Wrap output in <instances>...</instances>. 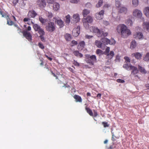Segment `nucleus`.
Listing matches in <instances>:
<instances>
[{
  "label": "nucleus",
  "mask_w": 149,
  "mask_h": 149,
  "mask_svg": "<svg viewBox=\"0 0 149 149\" xmlns=\"http://www.w3.org/2000/svg\"><path fill=\"white\" fill-rule=\"evenodd\" d=\"M124 59H125V62L127 63H130V59L128 57L125 56L124 57Z\"/></svg>",
  "instance_id": "48"
},
{
  "label": "nucleus",
  "mask_w": 149,
  "mask_h": 149,
  "mask_svg": "<svg viewBox=\"0 0 149 149\" xmlns=\"http://www.w3.org/2000/svg\"><path fill=\"white\" fill-rule=\"evenodd\" d=\"M47 2L49 4H53L54 2V0H46Z\"/></svg>",
  "instance_id": "58"
},
{
  "label": "nucleus",
  "mask_w": 149,
  "mask_h": 149,
  "mask_svg": "<svg viewBox=\"0 0 149 149\" xmlns=\"http://www.w3.org/2000/svg\"><path fill=\"white\" fill-rule=\"evenodd\" d=\"M30 19L29 18H25L24 19L23 21L24 22H26L28 21L29 20H30Z\"/></svg>",
  "instance_id": "62"
},
{
  "label": "nucleus",
  "mask_w": 149,
  "mask_h": 149,
  "mask_svg": "<svg viewBox=\"0 0 149 149\" xmlns=\"http://www.w3.org/2000/svg\"><path fill=\"white\" fill-rule=\"evenodd\" d=\"M85 110L91 116H93V113L91 110L89 108L86 106L85 107Z\"/></svg>",
  "instance_id": "28"
},
{
  "label": "nucleus",
  "mask_w": 149,
  "mask_h": 149,
  "mask_svg": "<svg viewBox=\"0 0 149 149\" xmlns=\"http://www.w3.org/2000/svg\"><path fill=\"white\" fill-rule=\"evenodd\" d=\"M127 12V8L124 7H122L120 8L119 12L121 13H126Z\"/></svg>",
  "instance_id": "29"
},
{
  "label": "nucleus",
  "mask_w": 149,
  "mask_h": 149,
  "mask_svg": "<svg viewBox=\"0 0 149 149\" xmlns=\"http://www.w3.org/2000/svg\"><path fill=\"white\" fill-rule=\"evenodd\" d=\"M93 112L94 113V116L95 117H96L98 115V113H97V112L95 110H93Z\"/></svg>",
  "instance_id": "63"
},
{
  "label": "nucleus",
  "mask_w": 149,
  "mask_h": 149,
  "mask_svg": "<svg viewBox=\"0 0 149 149\" xmlns=\"http://www.w3.org/2000/svg\"><path fill=\"white\" fill-rule=\"evenodd\" d=\"M80 27L79 26H77V28H74L72 31V34L75 37L78 36L80 32Z\"/></svg>",
  "instance_id": "12"
},
{
  "label": "nucleus",
  "mask_w": 149,
  "mask_h": 149,
  "mask_svg": "<svg viewBox=\"0 0 149 149\" xmlns=\"http://www.w3.org/2000/svg\"><path fill=\"white\" fill-rule=\"evenodd\" d=\"M31 22L32 24L33 25V27L35 31H38L39 34H43L45 33L43 29L41 28L39 25L36 24H34V22L32 21Z\"/></svg>",
  "instance_id": "5"
},
{
  "label": "nucleus",
  "mask_w": 149,
  "mask_h": 149,
  "mask_svg": "<svg viewBox=\"0 0 149 149\" xmlns=\"http://www.w3.org/2000/svg\"><path fill=\"white\" fill-rule=\"evenodd\" d=\"M102 42L103 43V44L107 45L109 44V40L107 38H102L101 40Z\"/></svg>",
  "instance_id": "23"
},
{
  "label": "nucleus",
  "mask_w": 149,
  "mask_h": 149,
  "mask_svg": "<svg viewBox=\"0 0 149 149\" xmlns=\"http://www.w3.org/2000/svg\"><path fill=\"white\" fill-rule=\"evenodd\" d=\"M144 14L148 17H149V7H147L145 8L144 11Z\"/></svg>",
  "instance_id": "31"
},
{
  "label": "nucleus",
  "mask_w": 149,
  "mask_h": 149,
  "mask_svg": "<svg viewBox=\"0 0 149 149\" xmlns=\"http://www.w3.org/2000/svg\"><path fill=\"white\" fill-rule=\"evenodd\" d=\"M117 32L120 34L121 37L126 38L131 34V33L127 26L124 24H120L117 26Z\"/></svg>",
  "instance_id": "1"
},
{
  "label": "nucleus",
  "mask_w": 149,
  "mask_h": 149,
  "mask_svg": "<svg viewBox=\"0 0 149 149\" xmlns=\"http://www.w3.org/2000/svg\"><path fill=\"white\" fill-rule=\"evenodd\" d=\"M60 8V5L57 3H54L53 5V10L55 11H58Z\"/></svg>",
  "instance_id": "21"
},
{
  "label": "nucleus",
  "mask_w": 149,
  "mask_h": 149,
  "mask_svg": "<svg viewBox=\"0 0 149 149\" xmlns=\"http://www.w3.org/2000/svg\"><path fill=\"white\" fill-rule=\"evenodd\" d=\"M138 68L139 71L142 73L145 74L147 73V71L145 70V69L143 68L140 66V65H138Z\"/></svg>",
  "instance_id": "26"
},
{
  "label": "nucleus",
  "mask_w": 149,
  "mask_h": 149,
  "mask_svg": "<svg viewBox=\"0 0 149 149\" xmlns=\"http://www.w3.org/2000/svg\"><path fill=\"white\" fill-rule=\"evenodd\" d=\"M110 52V48L109 47H107L106 48L105 51L104 52V54L105 55L109 53Z\"/></svg>",
  "instance_id": "44"
},
{
  "label": "nucleus",
  "mask_w": 149,
  "mask_h": 149,
  "mask_svg": "<svg viewBox=\"0 0 149 149\" xmlns=\"http://www.w3.org/2000/svg\"><path fill=\"white\" fill-rule=\"evenodd\" d=\"M47 15V17L49 19L53 17V14L51 12H48Z\"/></svg>",
  "instance_id": "47"
},
{
  "label": "nucleus",
  "mask_w": 149,
  "mask_h": 149,
  "mask_svg": "<svg viewBox=\"0 0 149 149\" xmlns=\"http://www.w3.org/2000/svg\"><path fill=\"white\" fill-rule=\"evenodd\" d=\"M37 5L40 8H43L46 5L45 0H38L36 1Z\"/></svg>",
  "instance_id": "9"
},
{
  "label": "nucleus",
  "mask_w": 149,
  "mask_h": 149,
  "mask_svg": "<svg viewBox=\"0 0 149 149\" xmlns=\"http://www.w3.org/2000/svg\"><path fill=\"white\" fill-rule=\"evenodd\" d=\"M45 56L49 61H51L52 60V58L51 57H49L47 55H46Z\"/></svg>",
  "instance_id": "64"
},
{
  "label": "nucleus",
  "mask_w": 149,
  "mask_h": 149,
  "mask_svg": "<svg viewBox=\"0 0 149 149\" xmlns=\"http://www.w3.org/2000/svg\"><path fill=\"white\" fill-rule=\"evenodd\" d=\"M102 124L104 127H109V125L108 124V123L107 122H103L102 123Z\"/></svg>",
  "instance_id": "49"
},
{
  "label": "nucleus",
  "mask_w": 149,
  "mask_h": 149,
  "mask_svg": "<svg viewBox=\"0 0 149 149\" xmlns=\"http://www.w3.org/2000/svg\"><path fill=\"white\" fill-rule=\"evenodd\" d=\"M55 22H56L57 24L59 26L60 28L62 27L64 25V22L61 19L57 20L56 21H55Z\"/></svg>",
  "instance_id": "25"
},
{
  "label": "nucleus",
  "mask_w": 149,
  "mask_h": 149,
  "mask_svg": "<svg viewBox=\"0 0 149 149\" xmlns=\"http://www.w3.org/2000/svg\"><path fill=\"white\" fill-rule=\"evenodd\" d=\"M95 45L99 48H101L102 46L103 43L101 41L96 40L95 41Z\"/></svg>",
  "instance_id": "20"
},
{
  "label": "nucleus",
  "mask_w": 149,
  "mask_h": 149,
  "mask_svg": "<svg viewBox=\"0 0 149 149\" xmlns=\"http://www.w3.org/2000/svg\"><path fill=\"white\" fill-rule=\"evenodd\" d=\"M45 28L47 31L52 32L55 30V25L53 22H49L46 24Z\"/></svg>",
  "instance_id": "3"
},
{
  "label": "nucleus",
  "mask_w": 149,
  "mask_h": 149,
  "mask_svg": "<svg viewBox=\"0 0 149 149\" xmlns=\"http://www.w3.org/2000/svg\"><path fill=\"white\" fill-rule=\"evenodd\" d=\"M144 60L146 61L149 60V52L147 53L144 58Z\"/></svg>",
  "instance_id": "42"
},
{
  "label": "nucleus",
  "mask_w": 149,
  "mask_h": 149,
  "mask_svg": "<svg viewBox=\"0 0 149 149\" xmlns=\"http://www.w3.org/2000/svg\"><path fill=\"white\" fill-rule=\"evenodd\" d=\"M143 27L146 28V30L149 32V22H143Z\"/></svg>",
  "instance_id": "32"
},
{
  "label": "nucleus",
  "mask_w": 149,
  "mask_h": 149,
  "mask_svg": "<svg viewBox=\"0 0 149 149\" xmlns=\"http://www.w3.org/2000/svg\"><path fill=\"white\" fill-rule=\"evenodd\" d=\"M133 15L136 17L141 18L142 15V13L140 10L136 9L134 10Z\"/></svg>",
  "instance_id": "11"
},
{
  "label": "nucleus",
  "mask_w": 149,
  "mask_h": 149,
  "mask_svg": "<svg viewBox=\"0 0 149 149\" xmlns=\"http://www.w3.org/2000/svg\"><path fill=\"white\" fill-rule=\"evenodd\" d=\"M86 58V61L87 63L93 65L94 63L97 61L96 57L95 55H91L90 54L85 55Z\"/></svg>",
  "instance_id": "2"
},
{
  "label": "nucleus",
  "mask_w": 149,
  "mask_h": 149,
  "mask_svg": "<svg viewBox=\"0 0 149 149\" xmlns=\"http://www.w3.org/2000/svg\"><path fill=\"white\" fill-rule=\"evenodd\" d=\"M134 37L136 39H140L143 38V35L141 32H136L134 34Z\"/></svg>",
  "instance_id": "14"
},
{
  "label": "nucleus",
  "mask_w": 149,
  "mask_h": 149,
  "mask_svg": "<svg viewBox=\"0 0 149 149\" xmlns=\"http://www.w3.org/2000/svg\"><path fill=\"white\" fill-rule=\"evenodd\" d=\"M73 53L74 55L76 57H79L81 58L83 57V54L79 52L78 50L74 51L73 52Z\"/></svg>",
  "instance_id": "24"
},
{
  "label": "nucleus",
  "mask_w": 149,
  "mask_h": 149,
  "mask_svg": "<svg viewBox=\"0 0 149 149\" xmlns=\"http://www.w3.org/2000/svg\"><path fill=\"white\" fill-rule=\"evenodd\" d=\"M73 64H74L75 66H79L80 64L77 61H76L74 60H73Z\"/></svg>",
  "instance_id": "46"
},
{
  "label": "nucleus",
  "mask_w": 149,
  "mask_h": 149,
  "mask_svg": "<svg viewBox=\"0 0 149 149\" xmlns=\"http://www.w3.org/2000/svg\"><path fill=\"white\" fill-rule=\"evenodd\" d=\"M16 29L18 33H22L23 31H22V30L20 28H19V26L18 27H17V28H16Z\"/></svg>",
  "instance_id": "57"
},
{
  "label": "nucleus",
  "mask_w": 149,
  "mask_h": 149,
  "mask_svg": "<svg viewBox=\"0 0 149 149\" xmlns=\"http://www.w3.org/2000/svg\"><path fill=\"white\" fill-rule=\"evenodd\" d=\"M0 15H2V17H6L7 20V24L9 25H12L14 24V22L11 21L9 17V16L6 13H3L1 9H0Z\"/></svg>",
  "instance_id": "6"
},
{
  "label": "nucleus",
  "mask_w": 149,
  "mask_h": 149,
  "mask_svg": "<svg viewBox=\"0 0 149 149\" xmlns=\"http://www.w3.org/2000/svg\"><path fill=\"white\" fill-rule=\"evenodd\" d=\"M109 44L111 45H114L116 43V41L113 39H111L110 40H109Z\"/></svg>",
  "instance_id": "45"
},
{
  "label": "nucleus",
  "mask_w": 149,
  "mask_h": 149,
  "mask_svg": "<svg viewBox=\"0 0 149 149\" xmlns=\"http://www.w3.org/2000/svg\"><path fill=\"white\" fill-rule=\"evenodd\" d=\"M103 52L101 50L99 49H97L96 50V54H97L100 55L103 54Z\"/></svg>",
  "instance_id": "43"
},
{
  "label": "nucleus",
  "mask_w": 149,
  "mask_h": 149,
  "mask_svg": "<svg viewBox=\"0 0 149 149\" xmlns=\"http://www.w3.org/2000/svg\"><path fill=\"white\" fill-rule=\"evenodd\" d=\"M126 24L129 26H131L132 25V21L130 19H128L125 22Z\"/></svg>",
  "instance_id": "38"
},
{
  "label": "nucleus",
  "mask_w": 149,
  "mask_h": 149,
  "mask_svg": "<svg viewBox=\"0 0 149 149\" xmlns=\"http://www.w3.org/2000/svg\"><path fill=\"white\" fill-rule=\"evenodd\" d=\"M90 13L89 10L87 9H84L83 11V15L84 17H85L86 16Z\"/></svg>",
  "instance_id": "35"
},
{
  "label": "nucleus",
  "mask_w": 149,
  "mask_h": 149,
  "mask_svg": "<svg viewBox=\"0 0 149 149\" xmlns=\"http://www.w3.org/2000/svg\"><path fill=\"white\" fill-rule=\"evenodd\" d=\"M73 19L74 23H76L79 22L80 20L79 15L78 14H74L73 15Z\"/></svg>",
  "instance_id": "18"
},
{
  "label": "nucleus",
  "mask_w": 149,
  "mask_h": 149,
  "mask_svg": "<svg viewBox=\"0 0 149 149\" xmlns=\"http://www.w3.org/2000/svg\"><path fill=\"white\" fill-rule=\"evenodd\" d=\"M39 20L41 22V23L42 24L45 23L47 21V19L43 18L41 16L39 17Z\"/></svg>",
  "instance_id": "39"
},
{
  "label": "nucleus",
  "mask_w": 149,
  "mask_h": 149,
  "mask_svg": "<svg viewBox=\"0 0 149 149\" xmlns=\"http://www.w3.org/2000/svg\"><path fill=\"white\" fill-rule=\"evenodd\" d=\"M110 6V5H109V4H105L103 6V8L104 9L108 8Z\"/></svg>",
  "instance_id": "55"
},
{
  "label": "nucleus",
  "mask_w": 149,
  "mask_h": 149,
  "mask_svg": "<svg viewBox=\"0 0 149 149\" xmlns=\"http://www.w3.org/2000/svg\"><path fill=\"white\" fill-rule=\"evenodd\" d=\"M73 97L75 100L76 102H81L82 101V99L79 95H75L73 96Z\"/></svg>",
  "instance_id": "22"
},
{
  "label": "nucleus",
  "mask_w": 149,
  "mask_h": 149,
  "mask_svg": "<svg viewBox=\"0 0 149 149\" xmlns=\"http://www.w3.org/2000/svg\"><path fill=\"white\" fill-rule=\"evenodd\" d=\"M142 54L139 52H136L132 54V57H134L136 59H140L142 57Z\"/></svg>",
  "instance_id": "16"
},
{
  "label": "nucleus",
  "mask_w": 149,
  "mask_h": 149,
  "mask_svg": "<svg viewBox=\"0 0 149 149\" xmlns=\"http://www.w3.org/2000/svg\"><path fill=\"white\" fill-rule=\"evenodd\" d=\"M38 46L41 49H43L45 48V47L41 43H39L38 44Z\"/></svg>",
  "instance_id": "52"
},
{
  "label": "nucleus",
  "mask_w": 149,
  "mask_h": 149,
  "mask_svg": "<svg viewBox=\"0 0 149 149\" xmlns=\"http://www.w3.org/2000/svg\"><path fill=\"white\" fill-rule=\"evenodd\" d=\"M72 46L77 45L78 44L77 41L74 40H72Z\"/></svg>",
  "instance_id": "56"
},
{
  "label": "nucleus",
  "mask_w": 149,
  "mask_h": 149,
  "mask_svg": "<svg viewBox=\"0 0 149 149\" xmlns=\"http://www.w3.org/2000/svg\"><path fill=\"white\" fill-rule=\"evenodd\" d=\"M64 37L65 39L67 41H69L72 39V37L71 35L69 33H66Z\"/></svg>",
  "instance_id": "27"
},
{
  "label": "nucleus",
  "mask_w": 149,
  "mask_h": 149,
  "mask_svg": "<svg viewBox=\"0 0 149 149\" xmlns=\"http://www.w3.org/2000/svg\"><path fill=\"white\" fill-rule=\"evenodd\" d=\"M101 31L102 32V34H101L102 36H103L104 37H106L108 35V33L107 32L104 33L102 29H101Z\"/></svg>",
  "instance_id": "51"
},
{
  "label": "nucleus",
  "mask_w": 149,
  "mask_h": 149,
  "mask_svg": "<svg viewBox=\"0 0 149 149\" xmlns=\"http://www.w3.org/2000/svg\"><path fill=\"white\" fill-rule=\"evenodd\" d=\"M22 33L24 36L29 41L31 42L32 40V36L31 33L26 30H24L22 31Z\"/></svg>",
  "instance_id": "8"
},
{
  "label": "nucleus",
  "mask_w": 149,
  "mask_h": 149,
  "mask_svg": "<svg viewBox=\"0 0 149 149\" xmlns=\"http://www.w3.org/2000/svg\"><path fill=\"white\" fill-rule=\"evenodd\" d=\"M40 34V36L39 37L40 39L42 41H43L45 40V38L43 36L44 35L45 33H44L43 34Z\"/></svg>",
  "instance_id": "50"
},
{
  "label": "nucleus",
  "mask_w": 149,
  "mask_h": 149,
  "mask_svg": "<svg viewBox=\"0 0 149 149\" xmlns=\"http://www.w3.org/2000/svg\"><path fill=\"white\" fill-rule=\"evenodd\" d=\"M132 3L133 5L136 7L138 6L139 4L138 0H132Z\"/></svg>",
  "instance_id": "37"
},
{
  "label": "nucleus",
  "mask_w": 149,
  "mask_h": 149,
  "mask_svg": "<svg viewBox=\"0 0 149 149\" xmlns=\"http://www.w3.org/2000/svg\"><path fill=\"white\" fill-rule=\"evenodd\" d=\"M104 11L102 10L96 13L95 14V17L97 20H100L103 18Z\"/></svg>",
  "instance_id": "10"
},
{
  "label": "nucleus",
  "mask_w": 149,
  "mask_h": 149,
  "mask_svg": "<svg viewBox=\"0 0 149 149\" xmlns=\"http://www.w3.org/2000/svg\"><path fill=\"white\" fill-rule=\"evenodd\" d=\"M79 1V0H70V2L73 3H77Z\"/></svg>",
  "instance_id": "60"
},
{
  "label": "nucleus",
  "mask_w": 149,
  "mask_h": 149,
  "mask_svg": "<svg viewBox=\"0 0 149 149\" xmlns=\"http://www.w3.org/2000/svg\"><path fill=\"white\" fill-rule=\"evenodd\" d=\"M19 0H13V3L14 6L18 2Z\"/></svg>",
  "instance_id": "61"
},
{
  "label": "nucleus",
  "mask_w": 149,
  "mask_h": 149,
  "mask_svg": "<svg viewBox=\"0 0 149 149\" xmlns=\"http://www.w3.org/2000/svg\"><path fill=\"white\" fill-rule=\"evenodd\" d=\"M86 19H82V21L83 23V24L84 27H85L86 29H88V28L89 25V23L88 22H86Z\"/></svg>",
  "instance_id": "33"
},
{
  "label": "nucleus",
  "mask_w": 149,
  "mask_h": 149,
  "mask_svg": "<svg viewBox=\"0 0 149 149\" xmlns=\"http://www.w3.org/2000/svg\"><path fill=\"white\" fill-rule=\"evenodd\" d=\"M136 46V42L134 41L133 40L132 41L130 46V48L131 49H133Z\"/></svg>",
  "instance_id": "34"
},
{
  "label": "nucleus",
  "mask_w": 149,
  "mask_h": 149,
  "mask_svg": "<svg viewBox=\"0 0 149 149\" xmlns=\"http://www.w3.org/2000/svg\"><path fill=\"white\" fill-rule=\"evenodd\" d=\"M133 66L130 64L126 63L123 65V67L127 70H130Z\"/></svg>",
  "instance_id": "19"
},
{
  "label": "nucleus",
  "mask_w": 149,
  "mask_h": 149,
  "mask_svg": "<svg viewBox=\"0 0 149 149\" xmlns=\"http://www.w3.org/2000/svg\"><path fill=\"white\" fill-rule=\"evenodd\" d=\"M83 19H86V21L89 23H91L93 21V19L92 17L90 16H88L86 18H84Z\"/></svg>",
  "instance_id": "30"
},
{
  "label": "nucleus",
  "mask_w": 149,
  "mask_h": 149,
  "mask_svg": "<svg viewBox=\"0 0 149 149\" xmlns=\"http://www.w3.org/2000/svg\"><path fill=\"white\" fill-rule=\"evenodd\" d=\"M37 15V13L34 10L29 11L28 14V16L29 18H34Z\"/></svg>",
  "instance_id": "13"
},
{
  "label": "nucleus",
  "mask_w": 149,
  "mask_h": 149,
  "mask_svg": "<svg viewBox=\"0 0 149 149\" xmlns=\"http://www.w3.org/2000/svg\"><path fill=\"white\" fill-rule=\"evenodd\" d=\"M90 29L91 32L97 34L98 37H101L102 32L101 31V29H99L97 27L94 26H91L90 28Z\"/></svg>",
  "instance_id": "4"
},
{
  "label": "nucleus",
  "mask_w": 149,
  "mask_h": 149,
  "mask_svg": "<svg viewBox=\"0 0 149 149\" xmlns=\"http://www.w3.org/2000/svg\"><path fill=\"white\" fill-rule=\"evenodd\" d=\"M103 3V1L102 0H100L96 4V6L97 8H99L101 6Z\"/></svg>",
  "instance_id": "41"
},
{
  "label": "nucleus",
  "mask_w": 149,
  "mask_h": 149,
  "mask_svg": "<svg viewBox=\"0 0 149 149\" xmlns=\"http://www.w3.org/2000/svg\"><path fill=\"white\" fill-rule=\"evenodd\" d=\"M70 16L68 15L65 17V22L66 23L69 24L70 22Z\"/></svg>",
  "instance_id": "36"
},
{
  "label": "nucleus",
  "mask_w": 149,
  "mask_h": 149,
  "mask_svg": "<svg viewBox=\"0 0 149 149\" xmlns=\"http://www.w3.org/2000/svg\"><path fill=\"white\" fill-rule=\"evenodd\" d=\"M121 3L120 1L118 0H115V5L117 8H119L121 6Z\"/></svg>",
  "instance_id": "40"
},
{
  "label": "nucleus",
  "mask_w": 149,
  "mask_h": 149,
  "mask_svg": "<svg viewBox=\"0 0 149 149\" xmlns=\"http://www.w3.org/2000/svg\"><path fill=\"white\" fill-rule=\"evenodd\" d=\"M85 45V43L84 41H81L79 42L77 46V48L79 50H82L84 48Z\"/></svg>",
  "instance_id": "15"
},
{
  "label": "nucleus",
  "mask_w": 149,
  "mask_h": 149,
  "mask_svg": "<svg viewBox=\"0 0 149 149\" xmlns=\"http://www.w3.org/2000/svg\"><path fill=\"white\" fill-rule=\"evenodd\" d=\"M112 134V136L111 138V140L113 141H115L116 140L115 138H116V136L114 135L113 133L111 132Z\"/></svg>",
  "instance_id": "53"
},
{
  "label": "nucleus",
  "mask_w": 149,
  "mask_h": 149,
  "mask_svg": "<svg viewBox=\"0 0 149 149\" xmlns=\"http://www.w3.org/2000/svg\"><path fill=\"white\" fill-rule=\"evenodd\" d=\"M131 70L132 71L130 76H132V75H134V77H135L134 79H139L140 78L137 75H136V74L139 73V70L136 67L133 66L132 68H131Z\"/></svg>",
  "instance_id": "7"
},
{
  "label": "nucleus",
  "mask_w": 149,
  "mask_h": 149,
  "mask_svg": "<svg viewBox=\"0 0 149 149\" xmlns=\"http://www.w3.org/2000/svg\"><path fill=\"white\" fill-rule=\"evenodd\" d=\"M116 81L118 83H123L125 82V81L124 80L120 79H117Z\"/></svg>",
  "instance_id": "54"
},
{
  "label": "nucleus",
  "mask_w": 149,
  "mask_h": 149,
  "mask_svg": "<svg viewBox=\"0 0 149 149\" xmlns=\"http://www.w3.org/2000/svg\"><path fill=\"white\" fill-rule=\"evenodd\" d=\"M93 37V36L86 35L85 36V38L87 39H90Z\"/></svg>",
  "instance_id": "59"
},
{
  "label": "nucleus",
  "mask_w": 149,
  "mask_h": 149,
  "mask_svg": "<svg viewBox=\"0 0 149 149\" xmlns=\"http://www.w3.org/2000/svg\"><path fill=\"white\" fill-rule=\"evenodd\" d=\"M114 55V52L113 51H111L110 53H109L106 55V58L108 60L111 59Z\"/></svg>",
  "instance_id": "17"
}]
</instances>
